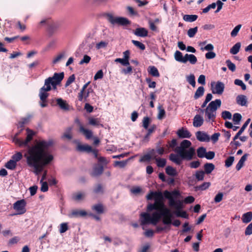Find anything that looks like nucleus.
Returning <instances> with one entry per match:
<instances>
[{
  "mask_svg": "<svg viewBox=\"0 0 252 252\" xmlns=\"http://www.w3.org/2000/svg\"><path fill=\"white\" fill-rule=\"evenodd\" d=\"M234 84L236 85L241 86L243 90H245L246 89V86L245 84L241 80L235 79L234 81Z\"/></svg>",
  "mask_w": 252,
  "mask_h": 252,
  "instance_id": "61",
  "label": "nucleus"
},
{
  "mask_svg": "<svg viewBox=\"0 0 252 252\" xmlns=\"http://www.w3.org/2000/svg\"><path fill=\"white\" fill-rule=\"evenodd\" d=\"M52 140H41L30 147L24 155L27 164L33 169V172L36 175L43 170L44 166L49 164L53 159V156L49 152V148L53 145Z\"/></svg>",
  "mask_w": 252,
  "mask_h": 252,
  "instance_id": "1",
  "label": "nucleus"
},
{
  "mask_svg": "<svg viewBox=\"0 0 252 252\" xmlns=\"http://www.w3.org/2000/svg\"><path fill=\"white\" fill-rule=\"evenodd\" d=\"M86 197V193L84 192L78 191L75 192L72 195V199L76 201H81Z\"/></svg>",
  "mask_w": 252,
  "mask_h": 252,
  "instance_id": "20",
  "label": "nucleus"
},
{
  "mask_svg": "<svg viewBox=\"0 0 252 252\" xmlns=\"http://www.w3.org/2000/svg\"><path fill=\"white\" fill-rule=\"evenodd\" d=\"M104 74L103 71L100 69L99 70L94 76V80H97L98 79H102L103 77Z\"/></svg>",
  "mask_w": 252,
  "mask_h": 252,
  "instance_id": "60",
  "label": "nucleus"
},
{
  "mask_svg": "<svg viewBox=\"0 0 252 252\" xmlns=\"http://www.w3.org/2000/svg\"><path fill=\"white\" fill-rule=\"evenodd\" d=\"M88 215L87 212L84 210L74 209L72 210L68 214V216L70 218H77L84 217Z\"/></svg>",
  "mask_w": 252,
  "mask_h": 252,
  "instance_id": "12",
  "label": "nucleus"
},
{
  "mask_svg": "<svg viewBox=\"0 0 252 252\" xmlns=\"http://www.w3.org/2000/svg\"><path fill=\"white\" fill-rule=\"evenodd\" d=\"M150 122H151V120L149 117H144L143 120V126L145 129H148V126H149Z\"/></svg>",
  "mask_w": 252,
  "mask_h": 252,
  "instance_id": "58",
  "label": "nucleus"
},
{
  "mask_svg": "<svg viewBox=\"0 0 252 252\" xmlns=\"http://www.w3.org/2000/svg\"><path fill=\"white\" fill-rule=\"evenodd\" d=\"M152 154H155V152L154 150H153L151 153L150 154H147L144 156H143L140 159V162H144V161H149L150 160V159L152 158H153V156H152Z\"/></svg>",
  "mask_w": 252,
  "mask_h": 252,
  "instance_id": "35",
  "label": "nucleus"
},
{
  "mask_svg": "<svg viewBox=\"0 0 252 252\" xmlns=\"http://www.w3.org/2000/svg\"><path fill=\"white\" fill-rule=\"evenodd\" d=\"M221 104L220 99H217L211 101L207 106L205 109H200L201 113L205 112L206 121L214 122L216 116V111L218 108L220 107Z\"/></svg>",
  "mask_w": 252,
  "mask_h": 252,
  "instance_id": "6",
  "label": "nucleus"
},
{
  "mask_svg": "<svg viewBox=\"0 0 252 252\" xmlns=\"http://www.w3.org/2000/svg\"><path fill=\"white\" fill-rule=\"evenodd\" d=\"M77 149L80 152H85L88 153H91L92 151V147L88 144H78Z\"/></svg>",
  "mask_w": 252,
  "mask_h": 252,
  "instance_id": "22",
  "label": "nucleus"
},
{
  "mask_svg": "<svg viewBox=\"0 0 252 252\" xmlns=\"http://www.w3.org/2000/svg\"><path fill=\"white\" fill-rule=\"evenodd\" d=\"M115 62L120 63L124 66H128L129 65V60L125 59V58H117L115 59Z\"/></svg>",
  "mask_w": 252,
  "mask_h": 252,
  "instance_id": "41",
  "label": "nucleus"
},
{
  "mask_svg": "<svg viewBox=\"0 0 252 252\" xmlns=\"http://www.w3.org/2000/svg\"><path fill=\"white\" fill-rule=\"evenodd\" d=\"M205 172L203 171H197L195 173V178L198 181H202L204 179Z\"/></svg>",
  "mask_w": 252,
  "mask_h": 252,
  "instance_id": "48",
  "label": "nucleus"
},
{
  "mask_svg": "<svg viewBox=\"0 0 252 252\" xmlns=\"http://www.w3.org/2000/svg\"><path fill=\"white\" fill-rule=\"evenodd\" d=\"M148 31L144 28H139L136 29L134 32V34L140 37H146L148 35Z\"/></svg>",
  "mask_w": 252,
  "mask_h": 252,
  "instance_id": "19",
  "label": "nucleus"
},
{
  "mask_svg": "<svg viewBox=\"0 0 252 252\" xmlns=\"http://www.w3.org/2000/svg\"><path fill=\"white\" fill-rule=\"evenodd\" d=\"M16 166V162H15V161L13 160H10L9 161H8L6 165H5V167L7 168V169H13L15 168Z\"/></svg>",
  "mask_w": 252,
  "mask_h": 252,
  "instance_id": "43",
  "label": "nucleus"
},
{
  "mask_svg": "<svg viewBox=\"0 0 252 252\" xmlns=\"http://www.w3.org/2000/svg\"><path fill=\"white\" fill-rule=\"evenodd\" d=\"M197 17V16L196 15H185L183 17V19L187 22H192L195 21Z\"/></svg>",
  "mask_w": 252,
  "mask_h": 252,
  "instance_id": "36",
  "label": "nucleus"
},
{
  "mask_svg": "<svg viewBox=\"0 0 252 252\" xmlns=\"http://www.w3.org/2000/svg\"><path fill=\"white\" fill-rule=\"evenodd\" d=\"M226 64L230 70L234 72L236 70V66L234 63H232L230 60H227L226 61Z\"/></svg>",
  "mask_w": 252,
  "mask_h": 252,
  "instance_id": "49",
  "label": "nucleus"
},
{
  "mask_svg": "<svg viewBox=\"0 0 252 252\" xmlns=\"http://www.w3.org/2000/svg\"><path fill=\"white\" fill-rule=\"evenodd\" d=\"M107 19L112 25H118L126 26L129 24L128 20L124 17L114 16L111 14H108L106 15Z\"/></svg>",
  "mask_w": 252,
  "mask_h": 252,
  "instance_id": "8",
  "label": "nucleus"
},
{
  "mask_svg": "<svg viewBox=\"0 0 252 252\" xmlns=\"http://www.w3.org/2000/svg\"><path fill=\"white\" fill-rule=\"evenodd\" d=\"M211 90L213 94L221 95L224 90V84L220 81L211 83Z\"/></svg>",
  "mask_w": 252,
  "mask_h": 252,
  "instance_id": "10",
  "label": "nucleus"
},
{
  "mask_svg": "<svg viewBox=\"0 0 252 252\" xmlns=\"http://www.w3.org/2000/svg\"><path fill=\"white\" fill-rule=\"evenodd\" d=\"M68 229V224L66 222L62 223L60 224V232L63 233L66 232Z\"/></svg>",
  "mask_w": 252,
  "mask_h": 252,
  "instance_id": "52",
  "label": "nucleus"
},
{
  "mask_svg": "<svg viewBox=\"0 0 252 252\" xmlns=\"http://www.w3.org/2000/svg\"><path fill=\"white\" fill-rule=\"evenodd\" d=\"M206 149L203 147H200L197 150V156L199 158H204L206 154Z\"/></svg>",
  "mask_w": 252,
  "mask_h": 252,
  "instance_id": "44",
  "label": "nucleus"
},
{
  "mask_svg": "<svg viewBox=\"0 0 252 252\" xmlns=\"http://www.w3.org/2000/svg\"><path fill=\"white\" fill-rule=\"evenodd\" d=\"M71 131L72 128L68 127L64 132L63 137L69 140L71 139L72 137Z\"/></svg>",
  "mask_w": 252,
  "mask_h": 252,
  "instance_id": "46",
  "label": "nucleus"
},
{
  "mask_svg": "<svg viewBox=\"0 0 252 252\" xmlns=\"http://www.w3.org/2000/svg\"><path fill=\"white\" fill-rule=\"evenodd\" d=\"M187 81L193 87L195 86V76L193 74H191L186 77Z\"/></svg>",
  "mask_w": 252,
  "mask_h": 252,
  "instance_id": "39",
  "label": "nucleus"
},
{
  "mask_svg": "<svg viewBox=\"0 0 252 252\" xmlns=\"http://www.w3.org/2000/svg\"><path fill=\"white\" fill-rule=\"evenodd\" d=\"M22 158V154L20 152H17L12 156V160L15 161L16 162L19 161Z\"/></svg>",
  "mask_w": 252,
  "mask_h": 252,
  "instance_id": "62",
  "label": "nucleus"
},
{
  "mask_svg": "<svg viewBox=\"0 0 252 252\" xmlns=\"http://www.w3.org/2000/svg\"><path fill=\"white\" fill-rule=\"evenodd\" d=\"M142 190L141 187L139 186H134L130 189V192L134 194H138L142 192Z\"/></svg>",
  "mask_w": 252,
  "mask_h": 252,
  "instance_id": "50",
  "label": "nucleus"
},
{
  "mask_svg": "<svg viewBox=\"0 0 252 252\" xmlns=\"http://www.w3.org/2000/svg\"><path fill=\"white\" fill-rule=\"evenodd\" d=\"M174 58L177 62L182 63H186V60H185V56H183L182 53L179 51H176L174 53Z\"/></svg>",
  "mask_w": 252,
  "mask_h": 252,
  "instance_id": "24",
  "label": "nucleus"
},
{
  "mask_svg": "<svg viewBox=\"0 0 252 252\" xmlns=\"http://www.w3.org/2000/svg\"><path fill=\"white\" fill-rule=\"evenodd\" d=\"M198 31V28L197 27H194L193 28L189 29L188 31V35L190 37L192 38L194 36L195 34L197 33Z\"/></svg>",
  "mask_w": 252,
  "mask_h": 252,
  "instance_id": "42",
  "label": "nucleus"
},
{
  "mask_svg": "<svg viewBox=\"0 0 252 252\" xmlns=\"http://www.w3.org/2000/svg\"><path fill=\"white\" fill-rule=\"evenodd\" d=\"M245 233L246 235H250L252 234V222L246 227Z\"/></svg>",
  "mask_w": 252,
  "mask_h": 252,
  "instance_id": "64",
  "label": "nucleus"
},
{
  "mask_svg": "<svg viewBox=\"0 0 252 252\" xmlns=\"http://www.w3.org/2000/svg\"><path fill=\"white\" fill-rule=\"evenodd\" d=\"M163 195L166 198L169 200V205L175 209L174 213L177 217L183 218H188V215L187 213L185 211H182L184 207L183 201L176 200L180 195V193L178 190H174L171 192L165 190L163 192Z\"/></svg>",
  "mask_w": 252,
  "mask_h": 252,
  "instance_id": "5",
  "label": "nucleus"
},
{
  "mask_svg": "<svg viewBox=\"0 0 252 252\" xmlns=\"http://www.w3.org/2000/svg\"><path fill=\"white\" fill-rule=\"evenodd\" d=\"M236 100L237 103L239 105L242 106H246L247 105V98L245 95H238L236 97Z\"/></svg>",
  "mask_w": 252,
  "mask_h": 252,
  "instance_id": "18",
  "label": "nucleus"
},
{
  "mask_svg": "<svg viewBox=\"0 0 252 252\" xmlns=\"http://www.w3.org/2000/svg\"><path fill=\"white\" fill-rule=\"evenodd\" d=\"M91 60V58L87 55H85L83 56V59L80 61L79 64L80 65H82L84 64H88L90 63Z\"/></svg>",
  "mask_w": 252,
  "mask_h": 252,
  "instance_id": "45",
  "label": "nucleus"
},
{
  "mask_svg": "<svg viewBox=\"0 0 252 252\" xmlns=\"http://www.w3.org/2000/svg\"><path fill=\"white\" fill-rule=\"evenodd\" d=\"M26 203L25 200L17 201L13 204V209L17 212L15 215H22L26 212Z\"/></svg>",
  "mask_w": 252,
  "mask_h": 252,
  "instance_id": "9",
  "label": "nucleus"
},
{
  "mask_svg": "<svg viewBox=\"0 0 252 252\" xmlns=\"http://www.w3.org/2000/svg\"><path fill=\"white\" fill-rule=\"evenodd\" d=\"M250 121H251V119H248L246 121V122L244 123V124L243 125L242 127L241 128V129L239 130V131L237 132V133L234 136V137L233 138L234 140H236L238 138L239 136L243 132V131H244L245 128L247 127V126H248V125L249 124V123L250 122Z\"/></svg>",
  "mask_w": 252,
  "mask_h": 252,
  "instance_id": "29",
  "label": "nucleus"
},
{
  "mask_svg": "<svg viewBox=\"0 0 252 252\" xmlns=\"http://www.w3.org/2000/svg\"><path fill=\"white\" fill-rule=\"evenodd\" d=\"M241 46L240 42L236 43L230 50V53L232 55L237 54L240 51Z\"/></svg>",
  "mask_w": 252,
  "mask_h": 252,
  "instance_id": "33",
  "label": "nucleus"
},
{
  "mask_svg": "<svg viewBox=\"0 0 252 252\" xmlns=\"http://www.w3.org/2000/svg\"><path fill=\"white\" fill-rule=\"evenodd\" d=\"M155 198L154 203H151L147 206V211H152L155 210L151 216L147 213H142L140 215V221L142 225L151 223L156 225L161 217H162V222L164 224H170L172 223V215L170 210L166 207L163 201L162 195L161 193L157 192H151L147 196L148 200Z\"/></svg>",
  "mask_w": 252,
  "mask_h": 252,
  "instance_id": "2",
  "label": "nucleus"
},
{
  "mask_svg": "<svg viewBox=\"0 0 252 252\" xmlns=\"http://www.w3.org/2000/svg\"><path fill=\"white\" fill-rule=\"evenodd\" d=\"M234 160V157L232 156L229 157L225 161V165L226 167L231 166Z\"/></svg>",
  "mask_w": 252,
  "mask_h": 252,
  "instance_id": "51",
  "label": "nucleus"
},
{
  "mask_svg": "<svg viewBox=\"0 0 252 252\" xmlns=\"http://www.w3.org/2000/svg\"><path fill=\"white\" fill-rule=\"evenodd\" d=\"M132 42L135 46L142 50H144L145 49V46L144 44L138 41L133 40H132Z\"/></svg>",
  "mask_w": 252,
  "mask_h": 252,
  "instance_id": "56",
  "label": "nucleus"
},
{
  "mask_svg": "<svg viewBox=\"0 0 252 252\" xmlns=\"http://www.w3.org/2000/svg\"><path fill=\"white\" fill-rule=\"evenodd\" d=\"M92 209L99 214L102 213L103 212V207L101 204L94 205L92 207Z\"/></svg>",
  "mask_w": 252,
  "mask_h": 252,
  "instance_id": "40",
  "label": "nucleus"
},
{
  "mask_svg": "<svg viewBox=\"0 0 252 252\" xmlns=\"http://www.w3.org/2000/svg\"><path fill=\"white\" fill-rule=\"evenodd\" d=\"M196 136L197 140L201 142H208L210 141V139L207 134L202 131L197 132L196 133Z\"/></svg>",
  "mask_w": 252,
  "mask_h": 252,
  "instance_id": "16",
  "label": "nucleus"
},
{
  "mask_svg": "<svg viewBox=\"0 0 252 252\" xmlns=\"http://www.w3.org/2000/svg\"><path fill=\"white\" fill-rule=\"evenodd\" d=\"M40 183L41 185V191L42 192H46L48 190V186L46 182L40 181Z\"/></svg>",
  "mask_w": 252,
  "mask_h": 252,
  "instance_id": "59",
  "label": "nucleus"
},
{
  "mask_svg": "<svg viewBox=\"0 0 252 252\" xmlns=\"http://www.w3.org/2000/svg\"><path fill=\"white\" fill-rule=\"evenodd\" d=\"M79 131L84 135L87 139H90L93 138V131L84 127L81 124H79Z\"/></svg>",
  "mask_w": 252,
  "mask_h": 252,
  "instance_id": "13",
  "label": "nucleus"
},
{
  "mask_svg": "<svg viewBox=\"0 0 252 252\" xmlns=\"http://www.w3.org/2000/svg\"><path fill=\"white\" fill-rule=\"evenodd\" d=\"M103 188L100 184L96 185L94 189V192L95 193H101L103 192Z\"/></svg>",
  "mask_w": 252,
  "mask_h": 252,
  "instance_id": "63",
  "label": "nucleus"
},
{
  "mask_svg": "<svg viewBox=\"0 0 252 252\" xmlns=\"http://www.w3.org/2000/svg\"><path fill=\"white\" fill-rule=\"evenodd\" d=\"M242 119V116L239 113H235L233 115V121L235 124L238 125Z\"/></svg>",
  "mask_w": 252,
  "mask_h": 252,
  "instance_id": "47",
  "label": "nucleus"
},
{
  "mask_svg": "<svg viewBox=\"0 0 252 252\" xmlns=\"http://www.w3.org/2000/svg\"><path fill=\"white\" fill-rule=\"evenodd\" d=\"M165 171L167 174L171 176H175L178 175V172L173 167L170 166H168L165 168Z\"/></svg>",
  "mask_w": 252,
  "mask_h": 252,
  "instance_id": "32",
  "label": "nucleus"
},
{
  "mask_svg": "<svg viewBox=\"0 0 252 252\" xmlns=\"http://www.w3.org/2000/svg\"><path fill=\"white\" fill-rule=\"evenodd\" d=\"M35 134L34 131L28 128L26 129V138L25 140L19 138L18 133H16L13 138V142L20 147H25L28 145Z\"/></svg>",
  "mask_w": 252,
  "mask_h": 252,
  "instance_id": "7",
  "label": "nucleus"
},
{
  "mask_svg": "<svg viewBox=\"0 0 252 252\" xmlns=\"http://www.w3.org/2000/svg\"><path fill=\"white\" fill-rule=\"evenodd\" d=\"M221 117L224 119H231L232 118L231 113L228 111H224L221 113Z\"/></svg>",
  "mask_w": 252,
  "mask_h": 252,
  "instance_id": "55",
  "label": "nucleus"
},
{
  "mask_svg": "<svg viewBox=\"0 0 252 252\" xmlns=\"http://www.w3.org/2000/svg\"><path fill=\"white\" fill-rule=\"evenodd\" d=\"M191 145L190 141L184 140L174 150L177 154H170V159L178 165L181 164L183 159H192L195 155V151L193 147H191Z\"/></svg>",
  "mask_w": 252,
  "mask_h": 252,
  "instance_id": "3",
  "label": "nucleus"
},
{
  "mask_svg": "<svg viewBox=\"0 0 252 252\" xmlns=\"http://www.w3.org/2000/svg\"><path fill=\"white\" fill-rule=\"evenodd\" d=\"M148 73L154 77H159V72L155 66H150L148 68Z\"/></svg>",
  "mask_w": 252,
  "mask_h": 252,
  "instance_id": "30",
  "label": "nucleus"
},
{
  "mask_svg": "<svg viewBox=\"0 0 252 252\" xmlns=\"http://www.w3.org/2000/svg\"><path fill=\"white\" fill-rule=\"evenodd\" d=\"M94 91L91 87L89 88L86 90H81L78 94V100L80 101H88V98L90 94L93 93Z\"/></svg>",
  "mask_w": 252,
  "mask_h": 252,
  "instance_id": "11",
  "label": "nucleus"
},
{
  "mask_svg": "<svg viewBox=\"0 0 252 252\" xmlns=\"http://www.w3.org/2000/svg\"><path fill=\"white\" fill-rule=\"evenodd\" d=\"M186 63L189 61L191 64H194L197 62V58L195 55L193 54H186L185 55V59Z\"/></svg>",
  "mask_w": 252,
  "mask_h": 252,
  "instance_id": "28",
  "label": "nucleus"
},
{
  "mask_svg": "<svg viewBox=\"0 0 252 252\" xmlns=\"http://www.w3.org/2000/svg\"><path fill=\"white\" fill-rule=\"evenodd\" d=\"M64 77L63 72L55 73L52 77L45 80L44 86L40 89L39 96L41 101H46L49 95L48 92L52 89L56 90Z\"/></svg>",
  "mask_w": 252,
  "mask_h": 252,
  "instance_id": "4",
  "label": "nucleus"
},
{
  "mask_svg": "<svg viewBox=\"0 0 252 252\" xmlns=\"http://www.w3.org/2000/svg\"><path fill=\"white\" fill-rule=\"evenodd\" d=\"M89 125L96 127H103V125L101 124L100 119L99 118H95L93 117H90L88 119Z\"/></svg>",
  "mask_w": 252,
  "mask_h": 252,
  "instance_id": "17",
  "label": "nucleus"
},
{
  "mask_svg": "<svg viewBox=\"0 0 252 252\" xmlns=\"http://www.w3.org/2000/svg\"><path fill=\"white\" fill-rule=\"evenodd\" d=\"M177 134L180 138H189L191 134L186 128H182L177 131Z\"/></svg>",
  "mask_w": 252,
  "mask_h": 252,
  "instance_id": "15",
  "label": "nucleus"
},
{
  "mask_svg": "<svg viewBox=\"0 0 252 252\" xmlns=\"http://www.w3.org/2000/svg\"><path fill=\"white\" fill-rule=\"evenodd\" d=\"M205 172L207 174L211 173L215 168V166L213 163H206L204 165Z\"/></svg>",
  "mask_w": 252,
  "mask_h": 252,
  "instance_id": "37",
  "label": "nucleus"
},
{
  "mask_svg": "<svg viewBox=\"0 0 252 252\" xmlns=\"http://www.w3.org/2000/svg\"><path fill=\"white\" fill-rule=\"evenodd\" d=\"M56 102L57 105L61 109L64 111L69 110V106L66 100H63L62 98H58L56 99Z\"/></svg>",
  "mask_w": 252,
  "mask_h": 252,
  "instance_id": "14",
  "label": "nucleus"
},
{
  "mask_svg": "<svg viewBox=\"0 0 252 252\" xmlns=\"http://www.w3.org/2000/svg\"><path fill=\"white\" fill-rule=\"evenodd\" d=\"M66 52L62 51L59 53L56 56H55L53 60L52 63L53 64H56L60 62L62 60L64 59L66 57Z\"/></svg>",
  "mask_w": 252,
  "mask_h": 252,
  "instance_id": "23",
  "label": "nucleus"
},
{
  "mask_svg": "<svg viewBox=\"0 0 252 252\" xmlns=\"http://www.w3.org/2000/svg\"><path fill=\"white\" fill-rule=\"evenodd\" d=\"M158 116H157L158 119L159 120H161L165 116V110L163 108L162 106L161 105H159L158 106Z\"/></svg>",
  "mask_w": 252,
  "mask_h": 252,
  "instance_id": "38",
  "label": "nucleus"
},
{
  "mask_svg": "<svg viewBox=\"0 0 252 252\" xmlns=\"http://www.w3.org/2000/svg\"><path fill=\"white\" fill-rule=\"evenodd\" d=\"M103 170V167L101 165L95 166L92 172V175L94 176H97L100 175Z\"/></svg>",
  "mask_w": 252,
  "mask_h": 252,
  "instance_id": "27",
  "label": "nucleus"
},
{
  "mask_svg": "<svg viewBox=\"0 0 252 252\" xmlns=\"http://www.w3.org/2000/svg\"><path fill=\"white\" fill-rule=\"evenodd\" d=\"M204 93V88L202 86L199 87L197 90L196 91L194 95V98L195 99H197L198 98L202 96Z\"/></svg>",
  "mask_w": 252,
  "mask_h": 252,
  "instance_id": "34",
  "label": "nucleus"
},
{
  "mask_svg": "<svg viewBox=\"0 0 252 252\" xmlns=\"http://www.w3.org/2000/svg\"><path fill=\"white\" fill-rule=\"evenodd\" d=\"M108 45V42L105 41H101L96 44L95 47L97 49L99 50L100 49L105 48Z\"/></svg>",
  "mask_w": 252,
  "mask_h": 252,
  "instance_id": "54",
  "label": "nucleus"
},
{
  "mask_svg": "<svg viewBox=\"0 0 252 252\" xmlns=\"http://www.w3.org/2000/svg\"><path fill=\"white\" fill-rule=\"evenodd\" d=\"M204 120L202 117L199 115H196L193 121V125L194 127H199L202 125Z\"/></svg>",
  "mask_w": 252,
  "mask_h": 252,
  "instance_id": "21",
  "label": "nucleus"
},
{
  "mask_svg": "<svg viewBox=\"0 0 252 252\" xmlns=\"http://www.w3.org/2000/svg\"><path fill=\"white\" fill-rule=\"evenodd\" d=\"M248 154H245L240 158L239 161H238V163L237 164L236 166V169L237 170L239 171L240 170L241 168L243 166L246 160H247V158H248Z\"/></svg>",
  "mask_w": 252,
  "mask_h": 252,
  "instance_id": "26",
  "label": "nucleus"
},
{
  "mask_svg": "<svg viewBox=\"0 0 252 252\" xmlns=\"http://www.w3.org/2000/svg\"><path fill=\"white\" fill-rule=\"evenodd\" d=\"M153 156V158L156 160L157 162V166L159 167H163L166 163V160L164 158H157V156L154 154H152Z\"/></svg>",
  "mask_w": 252,
  "mask_h": 252,
  "instance_id": "25",
  "label": "nucleus"
},
{
  "mask_svg": "<svg viewBox=\"0 0 252 252\" xmlns=\"http://www.w3.org/2000/svg\"><path fill=\"white\" fill-rule=\"evenodd\" d=\"M242 25L240 24L236 26L231 32V36L232 37H235L237 35Z\"/></svg>",
  "mask_w": 252,
  "mask_h": 252,
  "instance_id": "53",
  "label": "nucleus"
},
{
  "mask_svg": "<svg viewBox=\"0 0 252 252\" xmlns=\"http://www.w3.org/2000/svg\"><path fill=\"white\" fill-rule=\"evenodd\" d=\"M128 160L123 161H116L114 162L115 166H119L121 168L124 167L127 164Z\"/></svg>",
  "mask_w": 252,
  "mask_h": 252,
  "instance_id": "57",
  "label": "nucleus"
},
{
  "mask_svg": "<svg viewBox=\"0 0 252 252\" xmlns=\"http://www.w3.org/2000/svg\"><path fill=\"white\" fill-rule=\"evenodd\" d=\"M252 220V212H248L244 214L242 217V221L244 223H247L250 222Z\"/></svg>",
  "mask_w": 252,
  "mask_h": 252,
  "instance_id": "31",
  "label": "nucleus"
}]
</instances>
